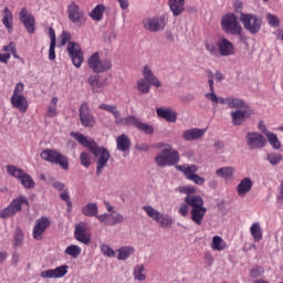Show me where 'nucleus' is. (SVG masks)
Instances as JSON below:
<instances>
[{
	"label": "nucleus",
	"mask_w": 283,
	"mask_h": 283,
	"mask_svg": "<svg viewBox=\"0 0 283 283\" xmlns=\"http://www.w3.org/2000/svg\"><path fill=\"white\" fill-rule=\"evenodd\" d=\"M71 137L82 145V147H86V149L97 158L96 175L101 176V174H103V169H105L107 163H109V158H112L109 150L103 146H98L95 140L87 139V137L81 133L72 132Z\"/></svg>",
	"instance_id": "1"
},
{
	"label": "nucleus",
	"mask_w": 283,
	"mask_h": 283,
	"mask_svg": "<svg viewBox=\"0 0 283 283\" xmlns=\"http://www.w3.org/2000/svg\"><path fill=\"white\" fill-rule=\"evenodd\" d=\"M185 202L190 207V220L201 227L205 222V216H207V208L205 207V199L200 196H187Z\"/></svg>",
	"instance_id": "2"
},
{
	"label": "nucleus",
	"mask_w": 283,
	"mask_h": 283,
	"mask_svg": "<svg viewBox=\"0 0 283 283\" xmlns=\"http://www.w3.org/2000/svg\"><path fill=\"white\" fill-rule=\"evenodd\" d=\"M23 92H25V84L20 82L15 85L13 94L11 95V105L13 109H18L20 114H25L28 107H30V102H28V97H25Z\"/></svg>",
	"instance_id": "3"
},
{
	"label": "nucleus",
	"mask_w": 283,
	"mask_h": 283,
	"mask_svg": "<svg viewBox=\"0 0 283 283\" xmlns=\"http://www.w3.org/2000/svg\"><path fill=\"white\" fill-rule=\"evenodd\" d=\"M155 163L159 167H171L180 163V154L174 148H164L155 157Z\"/></svg>",
	"instance_id": "4"
},
{
	"label": "nucleus",
	"mask_w": 283,
	"mask_h": 283,
	"mask_svg": "<svg viewBox=\"0 0 283 283\" xmlns=\"http://www.w3.org/2000/svg\"><path fill=\"white\" fill-rule=\"evenodd\" d=\"M142 209L145 211L146 216L157 222L161 229H171L174 226V218L171 216L161 213L151 206H144Z\"/></svg>",
	"instance_id": "5"
},
{
	"label": "nucleus",
	"mask_w": 283,
	"mask_h": 283,
	"mask_svg": "<svg viewBox=\"0 0 283 283\" xmlns=\"http://www.w3.org/2000/svg\"><path fill=\"white\" fill-rule=\"evenodd\" d=\"M40 157L42 160H45V163H51V165H60V167L65 171L70 169V161H67V157L59 150L44 149L41 151Z\"/></svg>",
	"instance_id": "6"
},
{
	"label": "nucleus",
	"mask_w": 283,
	"mask_h": 283,
	"mask_svg": "<svg viewBox=\"0 0 283 283\" xmlns=\"http://www.w3.org/2000/svg\"><path fill=\"white\" fill-rule=\"evenodd\" d=\"M67 17L75 28H84L87 23V14H85V10L76 4V2H71L67 6Z\"/></svg>",
	"instance_id": "7"
},
{
	"label": "nucleus",
	"mask_w": 283,
	"mask_h": 283,
	"mask_svg": "<svg viewBox=\"0 0 283 283\" xmlns=\"http://www.w3.org/2000/svg\"><path fill=\"white\" fill-rule=\"evenodd\" d=\"M240 21L250 34H258L262 30V18L253 13H241Z\"/></svg>",
	"instance_id": "8"
},
{
	"label": "nucleus",
	"mask_w": 283,
	"mask_h": 283,
	"mask_svg": "<svg viewBox=\"0 0 283 283\" xmlns=\"http://www.w3.org/2000/svg\"><path fill=\"white\" fill-rule=\"evenodd\" d=\"M221 28L226 34H231L232 36L242 34V25H240L238 17L233 13H227L221 18Z\"/></svg>",
	"instance_id": "9"
},
{
	"label": "nucleus",
	"mask_w": 283,
	"mask_h": 283,
	"mask_svg": "<svg viewBox=\"0 0 283 283\" xmlns=\"http://www.w3.org/2000/svg\"><path fill=\"white\" fill-rule=\"evenodd\" d=\"M87 65L95 74H103L112 70V60H101V53L95 52L90 56Z\"/></svg>",
	"instance_id": "10"
},
{
	"label": "nucleus",
	"mask_w": 283,
	"mask_h": 283,
	"mask_svg": "<svg viewBox=\"0 0 283 283\" xmlns=\"http://www.w3.org/2000/svg\"><path fill=\"white\" fill-rule=\"evenodd\" d=\"M22 205H27V207L29 205L28 198H25V196H19L17 199H13L7 208L1 210L0 218L6 220V218H11V216L19 213V211H21Z\"/></svg>",
	"instance_id": "11"
},
{
	"label": "nucleus",
	"mask_w": 283,
	"mask_h": 283,
	"mask_svg": "<svg viewBox=\"0 0 283 283\" xmlns=\"http://www.w3.org/2000/svg\"><path fill=\"white\" fill-rule=\"evenodd\" d=\"M245 143L249 149H264L266 147V137L262 133L249 132L245 136Z\"/></svg>",
	"instance_id": "12"
},
{
	"label": "nucleus",
	"mask_w": 283,
	"mask_h": 283,
	"mask_svg": "<svg viewBox=\"0 0 283 283\" xmlns=\"http://www.w3.org/2000/svg\"><path fill=\"white\" fill-rule=\"evenodd\" d=\"M66 50L73 65L76 67H81L83 65V61H85L83 50H81V44L76 42H69Z\"/></svg>",
	"instance_id": "13"
},
{
	"label": "nucleus",
	"mask_w": 283,
	"mask_h": 283,
	"mask_svg": "<svg viewBox=\"0 0 283 283\" xmlns=\"http://www.w3.org/2000/svg\"><path fill=\"white\" fill-rule=\"evenodd\" d=\"M78 112L80 120L83 127H88L90 129H92V127L96 125V118L92 114V111H90V105H87V103L82 104Z\"/></svg>",
	"instance_id": "14"
},
{
	"label": "nucleus",
	"mask_w": 283,
	"mask_h": 283,
	"mask_svg": "<svg viewBox=\"0 0 283 283\" xmlns=\"http://www.w3.org/2000/svg\"><path fill=\"white\" fill-rule=\"evenodd\" d=\"M50 224H52V222L48 217H41L38 219L32 231L33 240H43V233L48 231Z\"/></svg>",
	"instance_id": "15"
},
{
	"label": "nucleus",
	"mask_w": 283,
	"mask_h": 283,
	"mask_svg": "<svg viewBox=\"0 0 283 283\" xmlns=\"http://www.w3.org/2000/svg\"><path fill=\"white\" fill-rule=\"evenodd\" d=\"M19 19L21 23H23L27 32H29V34H34L36 20H34V15H32V13L28 12L27 8L21 9Z\"/></svg>",
	"instance_id": "16"
},
{
	"label": "nucleus",
	"mask_w": 283,
	"mask_h": 283,
	"mask_svg": "<svg viewBox=\"0 0 283 283\" xmlns=\"http://www.w3.org/2000/svg\"><path fill=\"white\" fill-rule=\"evenodd\" d=\"M67 269H70V266L61 265L55 269L42 271L40 276L43 277V280H59L67 275Z\"/></svg>",
	"instance_id": "17"
},
{
	"label": "nucleus",
	"mask_w": 283,
	"mask_h": 283,
	"mask_svg": "<svg viewBox=\"0 0 283 283\" xmlns=\"http://www.w3.org/2000/svg\"><path fill=\"white\" fill-rule=\"evenodd\" d=\"M129 125H133L134 127L139 129V132H144V134H147L148 136H151V134H154V126L143 123L140 119H138V117L134 115H129L126 117V126Z\"/></svg>",
	"instance_id": "18"
},
{
	"label": "nucleus",
	"mask_w": 283,
	"mask_h": 283,
	"mask_svg": "<svg viewBox=\"0 0 283 283\" xmlns=\"http://www.w3.org/2000/svg\"><path fill=\"white\" fill-rule=\"evenodd\" d=\"M144 28L149 30V32H158V30H164L167 25V21H165V17L160 18H149L143 21Z\"/></svg>",
	"instance_id": "19"
},
{
	"label": "nucleus",
	"mask_w": 283,
	"mask_h": 283,
	"mask_svg": "<svg viewBox=\"0 0 283 283\" xmlns=\"http://www.w3.org/2000/svg\"><path fill=\"white\" fill-rule=\"evenodd\" d=\"M217 48L219 50V56H232V54H235L233 43L227 38H220L217 41Z\"/></svg>",
	"instance_id": "20"
},
{
	"label": "nucleus",
	"mask_w": 283,
	"mask_h": 283,
	"mask_svg": "<svg viewBox=\"0 0 283 283\" xmlns=\"http://www.w3.org/2000/svg\"><path fill=\"white\" fill-rule=\"evenodd\" d=\"M74 237L77 242H82V244H90V242L92 241V237L87 234V223L80 222L78 224H76Z\"/></svg>",
	"instance_id": "21"
},
{
	"label": "nucleus",
	"mask_w": 283,
	"mask_h": 283,
	"mask_svg": "<svg viewBox=\"0 0 283 283\" xmlns=\"http://www.w3.org/2000/svg\"><path fill=\"white\" fill-rule=\"evenodd\" d=\"M156 114L159 118H164L167 123H176L178 120V113L172 108H157Z\"/></svg>",
	"instance_id": "22"
},
{
	"label": "nucleus",
	"mask_w": 283,
	"mask_h": 283,
	"mask_svg": "<svg viewBox=\"0 0 283 283\" xmlns=\"http://www.w3.org/2000/svg\"><path fill=\"white\" fill-rule=\"evenodd\" d=\"M143 76L145 81L149 82L153 87H163V84L160 83V80H158L157 76H155L154 71H151V67L149 65H145L143 67Z\"/></svg>",
	"instance_id": "23"
},
{
	"label": "nucleus",
	"mask_w": 283,
	"mask_h": 283,
	"mask_svg": "<svg viewBox=\"0 0 283 283\" xmlns=\"http://www.w3.org/2000/svg\"><path fill=\"white\" fill-rule=\"evenodd\" d=\"M2 25H4L8 32H12L14 30V15L8 7L2 10Z\"/></svg>",
	"instance_id": "24"
},
{
	"label": "nucleus",
	"mask_w": 283,
	"mask_h": 283,
	"mask_svg": "<svg viewBox=\"0 0 283 283\" xmlns=\"http://www.w3.org/2000/svg\"><path fill=\"white\" fill-rule=\"evenodd\" d=\"M251 189H253V181L251 180V178L245 177L237 186V193L241 198H244V196H247V193H249Z\"/></svg>",
	"instance_id": "25"
},
{
	"label": "nucleus",
	"mask_w": 283,
	"mask_h": 283,
	"mask_svg": "<svg viewBox=\"0 0 283 283\" xmlns=\"http://www.w3.org/2000/svg\"><path fill=\"white\" fill-rule=\"evenodd\" d=\"M206 129L200 128H190L182 133L184 140H198V138H202V135L206 133Z\"/></svg>",
	"instance_id": "26"
},
{
	"label": "nucleus",
	"mask_w": 283,
	"mask_h": 283,
	"mask_svg": "<svg viewBox=\"0 0 283 283\" xmlns=\"http://www.w3.org/2000/svg\"><path fill=\"white\" fill-rule=\"evenodd\" d=\"M177 171L184 172V176L187 180H190L196 174H198V166L196 165H178L176 166Z\"/></svg>",
	"instance_id": "27"
},
{
	"label": "nucleus",
	"mask_w": 283,
	"mask_h": 283,
	"mask_svg": "<svg viewBox=\"0 0 283 283\" xmlns=\"http://www.w3.org/2000/svg\"><path fill=\"white\" fill-rule=\"evenodd\" d=\"M168 3L175 17H180L185 12V0H168Z\"/></svg>",
	"instance_id": "28"
},
{
	"label": "nucleus",
	"mask_w": 283,
	"mask_h": 283,
	"mask_svg": "<svg viewBox=\"0 0 283 283\" xmlns=\"http://www.w3.org/2000/svg\"><path fill=\"white\" fill-rule=\"evenodd\" d=\"M116 145L118 151H129V147H132V140L125 134H122L116 139Z\"/></svg>",
	"instance_id": "29"
},
{
	"label": "nucleus",
	"mask_w": 283,
	"mask_h": 283,
	"mask_svg": "<svg viewBox=\"0 0 283 283\" xmlns=\"http://www.w3.org/2000/svg\"><path fill=\"white\" fill-rule=\"evenodd\" d=\"M230 116L232 118V124L234 126H240L244 120H247V111H242V108L232 111Z\"/></svg>",
	"instance_id": "30"
},
{
	"label": "nucleus",
	"mask_w": 283,
	"mask_h": 283,
	"mask_svg": "<svg viewBox=\"0 0 283 283\" xmlns=\"http://www.w3.org/2000/svg\"><path fill=\"white\" fill-rule=\"evenodd\" d=\"M82 213L86 216V218H96L98 216V205L87 203L82 208Z\"/></svg>",
	"instance_id": "31"
},
{
	"label": "nucleus",
	"mask_w": 283,
	"mask_h": 283,
	"mask_svg": "<svg viewBox=\"0 0 283 283\" xmlns=\"http://www.w3.org/2000/svg\"><path fill=\"white\" fill-rule=\"evenodd\" d=\"M103 14H105V6L97 4L92 11L88 13V17L93 21H103Z\"/></svg>",
	"instance_id": "32"
},
{
	"label": "nucleus",
	"mask_w": 283,
	"mask_h": 283,
	"mask_svg": "<svg viewBox=\"0 0 283 283\" xmlns=\"http://www.w3.org/2000/svg\"><path fill=\"white\" fill-rule=\"evenodd\" d=\"M134 280L137 282H145L147 280V272L145 271V265L138 264L133 271Z\"/></svg>",
	"instance_id": "33"
},
{
	"label": "nucleus",
	"mask_w": 283,
	"mask_h": 283,
	"mask_svg": "<svg viewBox=\"0 0 283 283\" xmlns=\"http://www.w3.org/2000/svg\"><path fill=\"white\" fill-rule=\"evenodd\" d=\"M234 171L235 169L233 167H222L216 170V176L223 178L224 180H231Z\"/></svg>",
	"instance_id": "34"
},
{
	"label": "nucleus",
	"mask_w": 283,
	"mask_h": 283,
	"mask_svg": "<svg viewBox=\"0 0 283 283\" xmlns=\"http://www.w3.org/2000/svg\"><path fill=\"white\" fill-rule=\"evenodd\" d=\"M228 107L230 109H247V102L238 97H229Z\"/></svg>",
	"instance_id": "35"
},
{
	"label": "nucleus",
	"mask_w": 283,
	"mask_h": 283,
	"mask_svg": "<svg viewBox=\"0 0 283 283\" xmlns=\"http://www.w3.org/2000/svg\"><path fill=\"white\" fill-rule=\"evenodd\" d=\"M88 84L91 85L93 92L98 93L103 87H105V82L98 80V75H92L88 77Z\"/></svg>",
	"instance_id": "36"
},
{
	"label": "nucleus",
	"mask_w": 283,
	"mask_h": 283,
	"mask_svg": "<svg viewBox=\"0 0 283 283\" xmlns=\"http://www.w3.org/2000/svg\"><path fill=\"white\" fill-rule=\"evenodd\" d=\"M212 251H224L227 249V242L222 237L214 235L211 243Z\"/></svg>",
	"instance_id": "37"
},
{
	"label": "nucleus",
	"mask_w": 283,
	"mask_h": 283,
	"mask_svg": "<svg viewBox=\"0 0 283 283\" xmlns=\"http://www.w3.org/2000/svg\"><path fill=\"white\" fill-rule=\"evenodd\" d=\"M250 233L254 240V242H260L263 238L262 228L259 222H255L250 228Z\"/></svg>",
	"instance_id": "38"
},
{
	"label": "nucleus",
	"mask_w": 283,
	"mask_h": 283,
	"mask_svg": "<svg viewBox=\"0 0 283 283\" xmlns=\"http://www.w3.org/2000/svg\"><path fill=\"white\" fill-rule=\"evenodd\" d=\"M137 90L139 94H149L151 92V83L142 77L137 81Z\"/></svg>",
	"instance_id": "39"
},
{
	"label": "nucleus",
	"mask_w": 283,
	"mask_h": 283,
	"mask_svg": "<svg viewBox=\"0 0 283 283\" xmlns=\"http://www.w3.org/2000/svg\"><path fill=\"white\" fill-rule=\"evenodd\" d=\"M7 174H9V176H12V178H17L18 180H20L25 174V170L17 166L9 165L7 166Z\"/></svg>",
	"instance_id": "40"
},
{
	"label": "nucleus",
	"mask_w": 283,
	"mask_h": 283,
	"mask_svg": "<svg viewBox=\"0 0 283 283\" xmlns=\"http://www.w3.org/2000/svg\"><path fill=\"white\" fill-rule=\"evenodd\" d=\"M20 182L24 189H34L35 187L34 179H32V176H30L28 172H24L22 177H20Z\"/></svg>",
	"instance_id": "41"
},
{
	"label": "nucleus",
	"mask_w": 283,
	"mask_h": 283,
	"mask_svg": "<svg viewBox=\"0 0 283 283\" xmlns=\"http://www.w3.org/2000/svg\"><path fill=\"white\" fill-rule=\"evenodd\" d=\"M117 260H128L130 255L134 253V248L132 247H122L117 250Z\"/></svg>",
	"instance_id": "42"
},
{
	"label": "nucleus",
	"mask_w": 283,
	"mask_h": 283,
	"mask_svg": "<svg viewBox=\"0 0 283 283\" xmlns=\"http://www.w3.org/2000/svg\"><path fill=\"white\" fill-rule=\"evenodd\" d=\"M98 108L103 109L104 112H108V114H113L114 118L120 116V111H118L116 105L101 104Z\"/></svg>",
	"instance_id": "43"
},
{
	"label": "nucleus",
	"mask_w": 283,
	"mask_h": 283,
	"mask_svg": "<svg viewBox=\"0 0 283 283\" xmlns=\"http://www.w3.org/2000/svg\"><path fill=\"white\" fill-rule=\"evenodd\" d=\"M81 247H78V245H75V244H72V245H69L66 249H65V251H64V253L66 254V255H70L71 258H74V259H76V258H78V255H81Z\"/></svg>",
	"instance_id": "44"
},
{
	"label": "nucleus",
	"mask_w": 283,
	"mask_h": 283,
	"mask_svg": "<svg viewBox=\"0 0 283 283\" xmlns=\"http://www.w3.org/2000/svg\"><path fill=\"white\" fill-rule=\"evenodd\" d=\"M270 145L273 147V149H280L281 144H280V139L277 138V135H275L274 133H268V135H265Z\"/></svg>",
	"instance_id": "45"
},
{
	"label": "nucleus",
	"mask_w": 283,
	"mask_h": 283,
	"mask_svg": "<svg viewBox=\"0 0 283 283\" xmlns=\"http://www.w3.org/2000/svg\"><path fill=\"white\" fill-rule=\"evenodd\" d=\"M101 252L103 255H106V258H116V251H114V249L106 243L101 245Z\"/></svg>",
	"instance_id": "46"
},
{
	"label": "nucleus",
	"mask_w": 283,
	"mask_h": 283,
	"mask_svg": "<svg viewBox=\"0 0 283 283\" xmlns=\"http://www.w3.org/2000/svg\"><path fill=\"white\" fill-rule=\"evenodd\" d=\"M23 230L21 228L15 229V234H14V247H23Z\"/></svg>",
	"instance_id": "47"
},
{
	"label": "nucleus",
	"mask_w": 283,
	"mask_h": 283,
	"mask_svg": "<svg viewBox=\"0 0 283 283\" xmlns=\"http://www.w3.org/2000/svg\"><path fill=\"white\" fill-rule=\"evenodd\" d=\"M206 50L212 55V56H220L218 43L213 42H206Z\"/></svg>",
	"instance_id": "48"
},
{
	"label": "nucleus",
	"mask_w": 283,
	"mask_h": 283,
	"mask_svg": "<svg viewBox=\"0 0 283 283\" xmlns=\"http://www.w3.org/2000/svg\"><path fill=\"white\" fill-rule=\"evenodd\" d=\"M80 163L83 167H90L92 165V156L85 151L81 153Z\"/></svg>",
	"instance_id": "49"
},
{
	"label": "nucleus",
	"mask_w": 283,
	"mask_h": 283,
	"mask_svg": "<svg viewBox=\"0 0 283 283\" xmlns=\"http://www.w3.org/2000/svg\"><path fill=\"white\" fill-rule=\"evenodd\" d=\"M208 85L210 87V93L206 94V98H208V101H217L218 95H216V88L213 87V80H208Z\"/></svg>",
	"instance_id": "50"
},
{
	"label": "nucleus",
	"mask_w": 283,
	"mask_h": 283,
	"mask_svg": "<svg viewBox=\"0 0 283 283\" xmlns=\"http://www.w3.org/2000/svg\"><path fill=\"white\" fill-rule=\"evenodd\" d=\"M266 159L269 160L270 165H280V163H282V155L271 153L268 155Z\"/></svg>",
	"instance_id": "51"
},
{
	"label": "nucleus",
	"mask_w": 283,
	"mask_h": 283,
	"mask_svg": "<svg viewBox=\"0 0 283 283\" xmlns=\"http://www.w3.org/2000/svg\"><path fill=\"white\" fill-rule=\"evenodd\" d=\"M111 214L108 213H103V214H97L96 219L101 224H105V227H112V221L111 220Z\"/></svg>",
	"instance_id": "52"
},
{
	"label": "nucleus",
	"mask_w": 283,
	"mask_h": 283,
	"mask_svg": "<svg viewBox=\"0 0 283 283\" xmlns=\"http://www.w3.org/2000/svg\"><path fill=\"white\" fill-rule=\"evenodd\" d=\"M266 20H268L269 24L272 28H279L280 27V18H277V15L272 14V13H268L266 14Z\"/></svg>",
	"instance_id": "53"
},
{
	"label": "nucleus",
	"mask_w": 283,
	"mask_h": 283,
	"mask_svg": "<svg viewBox=\"0 0 283 283\" xmlns=\"http://www.w3.org/2000/svg\"><path fill=\"white\" fill-rule=\"evenodd\" d=\"M72 41V34L69 31H63L61 33V45H67Z\"/></svg>",
	"instance_id": "54"
},
{
	"label": "nucleus",
	"mask_w": 283,
	"mask_h": 283,
	"mask_svg": "<svg viewBox=\"0 0 283 283\" xmlns=\"http://www.w3.org/2000/svg\"><path fill=\"white\" fill-rule=\"evenodd\" d=\"M111 227H114L116 224H119V222H123V214L120 213H113L111 214Z\"/></svg>",
	"instance_id": "55"
},
{
	"label": "nucleus",
	"mask_w": 283,
	"mask_h": 283,
	"mask_svg": "<svg viewBox=\"0 0 283 283\" xmlns=\"http://www.w3.org/2000/svg\"><path fill=\"white\" fill-rule=\"evenodd\" d=\"M55 59H56V43H50L49 61H54Z\"/></svg>",
	"instance_id": "56"
},
{
	"label": "nucleus",
	"mask_w": 283,
	"mask_h": 283,
	"mask_svg": "<svg viewBox=\"0 0 283 283\" xmlns=\"http://www.w3.org/2000/svg\"><path fill=\"white\" fill-rule=\"evenodd\" d=\"M189 207L187 203H181L179 209H178V213L181 214L182 218H187L188 213H189Z\"/></svg>",
	"instance_id": "57"
},
{
	"label": "nucleus",
	"mask_w": 283,
	"mask_h": 283,
	"mask_svg": "<svg viewBox=\"0 0 283 283\" xmlns=\"http://www.w3.org/2000/svg\"><path fill=\"white\" fill-rule=\"evenodd\" d=\"M189 180H191V182H195V185L199 186L205 185L206 182L205 178L200 177L198 174H195Z\"/></svg>",
	"instance_id": "58"
},
{
	"label": "nucleus",
	"mask_w": 283,
	"mask_h": 283,
	"mask_svg": "<svg viewBox=\"0 0 283 283\" xmlns=\"http://www.w3.org/2000/svg\"><path fill=\"white\" fill-rule=\"evenodd\" d=\"M61 200H63L64 202H66L67 207H72V200L70 199V193L67 192V190H64L61 195H60Z\"/></svg>",
	"instance_id": "59"
},
{
	"label": "nucleus",
	"mask_w": 283,
	"mask_h": 283,
	"mask_svg": "<svg viewBox=\"0 0 283 283\" xmlns=\"http://www.w3.org/2000/svg\"><path fill=\"white\" fill-rule=\"evenodd\" d=\"M258 128L260 130L261 134H264V136H268V134H271V132H269V129L266 128V124H264V122H259Z\"/></svg>",
	"instance_id": "60"
},
{
	"label": "nucleus",
	"mask_w": 283,
	"mask_h": 283,
	"mask_svg": "<svg viewBox=\"0 0 283 283\" xmlns=\"http://www.w3.org/2000/svg\"><path fill=\"white\" fill-rule=\"evenodd\" d=\"M182 193H186L187 196H193V193H196V187L193 186H188V187H184L181 189Z\"/></svg>",
	"instance_id": "61"
},
{
	"label": "nucleus",
	"mask_w": 283,
	"mask_h": 283,
	"mask_svg": "<svg viewBox=\"0 0 283 283\" xmlns=\"http://www.w3.org/2000/svg\"><path fill=\"white\" fill-rule=\"evenodd\" d=\"M233 8H234L235 12H240V14H242V9L244 8V4L242 3V1L235 0L233 2Z\"/></svg>",
	"instance_id": "62"
},
{
	"label": "nucleus",
	"mask_w": 283,
	"mask_h": 283,
	"mask_svg": "<svg viewBox=\"0 0 283 283\" xmlns=\"http://www.w3.org/2000/svg\"><path fill=\"white\" fill-rule=\"evenodd\" d=\"M53 189H56L57 191H63L65 189V184L61 181H55L52 184Z\"/></svg>",
	"instance_id": "63"
},
{
	"label": "nucleus",
	"mask_w": 283,
	"mask_h": 283,
	"mask_svg": "<svg viewBox=\"0 0 283 283\" xmlns=\"http://www.w3.org/2000/svg\"><path fill=\"white\" fill-rule=\"evenodd\" d=\"M49 36L51 42L50 43H56V31H54L53 28L49 29Z\"/></svg>",
	"instance_id": "64"
}]
</instances>
